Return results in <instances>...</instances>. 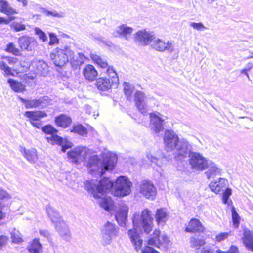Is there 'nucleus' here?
<instances>
[{"label":"nucleus","instance_id":"22","mask_svg":"<svg viewBox=\"0 0 253 253\" xmlns=\"http://www.w3.org/2000/svg\"><path fill=\"white\" fill-rule=\"evenodd\" d=\"M228 181L227 179L223 178H219L218 181H213L209 184V187L216 194L219 193L220 191H223L228 185Z\"/></svg>","mask_w":253,"mask_h":253},{"label":"nucleus","instance_id":"47","mask_svg":"<svg viewBox=\"0 0 253 253\" xmlns=\"http://www.w3.org/2000/svg\"><path fill=\"white\" fill-rule=\"evenodd\" d=\"M11 236L13 243H19L23 241L22 238L19 235V233L15 230L11 233Z\"/></svg>","mask_w":253,"mask_h":253},{"label":"nucleus","instance_id":"25","mask_svg":"<svg viewBox=\"0 0 253 253\" xmlns=\"http://www.w3.org/2000/svg\"><path fill=\"white\" fill-rule=\"evenodd\" d=\"M85 59L86 57L84 54L79 53L75 55L73 51L72 55L69 57V61L70 62L72 67L75 69L79 68L81 65L84 64Z\"/></svg>","mask_w":253,"mask_h":253},{"label":"nucleus","instance_id":"28","mask_svg":"<svg viewBox=\"0 0 253 253\" xmlns=\"http://www.w3.org/2000/svg\"><path fill=\"white\" fill-rule=\"evenodd\" d=\"M24 116L30 119V121H36L46 117L47 114L42 111H27L25 112Z\"/></svg>","mask_w":253,"mask_h":253},{"label":"nucleus","instance_id":"20","mask_svg":"<svg viewBox=\"0 0 253 253\" xmlns=\"http://www.w3.org/2000/svg\"><path fill=\"white\" fill-rule=\"evenodd\" d=\"M207 168L208 169L205 173L208 179L213 178L216 176L221 175L222 169L218 168L217 165L212 162L210 161L208 162L206 166V169Z\"/></svg>","mask_w":253,"mask_h":253},{"label":"nucleus","instance_id":"40","mask_svg":"<svg viewBox=\"0 0 253 253\" xmlns=\"http://www.w3.org/2000/svg\"><path fill=\"white\" fill-rule=\"evenodd\" d=\"M124 86V93L127 97V100H130L134 90V86L128 83H125Z\"/></svg>","mask_w":253,"mask_h":253},{"label":"nucleus","instance_id":"29","mask_svg":"<svg viewBox=\"0 0 253 253\" xmlns=\"http://www.w3.org/2000/svg\"><path fill=\"white\" fill-rule=\"evenodd\" d=\"M155 218L159 225H164L168 219V214L166 210L162 208L158 209L156 213Z\"/></svg>","mask_w":253,"mask_h":253},{"label":"nucleus","instance_id":"38","mask_svg":"<svg viewBox=\"0 0 253 253\" xmlns=\"http://www.w3.org/2000/svg\"><path fill=\"white\" fill-rule=\"evenodd\" d=\"M90 57L101 68L104 69L108 67V63L106 60L102 59L99 56L91 53Z\"/></svg>","mask_w":253,"mask_h":253},{"label":"nucleus","instance_id":"23","mask_svg":"<svg viewBox=\"0 0 253 253\" xmlns=\"http://www.w3.org/2000/svg\"><path fill=\"white\" fill-rule=\"evenodd\" d=\"M95 85L97 89L101 91H107L112 87H114L111 80L106 77L98 78L96 81Z\"/></svg>","mask_w":253,"mask_h":253},{"label":"nucleus","instance_id":"61","mask_svg":"<svg viewBox=\"0 0 253 253\" xmlns=\"http://www.w3.org/2000/svg\"><path fill=\"white\" fill-rule=\"evenodd\" d=\"M3 59L5 60V62H6V63H9L10 64L13 63L14 62V58L12 57H4Z\"/></svg>","mask_w":253,"mask_h":253},{"label":"nucleus","instance_id":"58","mask_svg":"<svg viewBox=\"0 0 253 253\" xmlns=\"http://www.w3.org/2000/svg\"><path fill=\"white\" fill-rule=\"evenodd\" d=\"M8 239V238L5 235L0 236V246L2 247L4 245Z\"/></svg>","mask_w":253,"mask_h":253},{"label":"nucleus","instance_id":"50","mask_svg":"<svg viewBox=\"0 0 253 253\" xmlns=\"http://www.w3.org/2000/svg\"><path fill=\"white\" fill-rule=\"evenodd\" d=\"M190 26L193 27L194 29L199 31H201L207 29V28L201 22H191Z\"/></svg>","mask_w":253,"mask_h":253},{"label":"nucleus","instance_id":"17","mask_svg":"<svg viewBox=\"0 0 253 253\" xmlns=\"http://www.w3.org/2000/svg\"><path fill=\"white\" fill-rule=\"evenodd\" d=\"M154 37L152 33L148 32L145 30L139 31L135 34L136 40L143 45L151 43Z\"/></svg>","mask_w":253,"mask_h":253},{"label":"nucleus","instance_id":"8","mask_svg":"<svg viewBox=\"0 0 253 253\" xmlns=\"http://www.w3.org/2000/svg\"><path fill=\"white\" fill-rule=\"evenodd\" d=\"M191 146L187 155L189 157V162L191 167L197 170H203L206 169L209 162L200 153L191 151Z\"/></svg>","mask_w":253,"mask_h":253},{"label":"nucleus","instance_id":"45","mask_svg":"<svg viewBox=\"0 0 253 253\" xmlns=\"http://www.w3.org/2000/svg\"><path fill=\"white\" fill-rule=\"evenodd\" d=\"M216 247L206 246L201 248L199 251L196 252V253H217V250L215 249Z\"/></svg>","mask_w":253,"mask_h":253},{"label":"nucleus","instance_id":"56","mask_svg":"<svg viewBox=\"0 0 253 253\" xmlns=\"http://www.w3.org/2000/svg\"><path fill=\"white\" fill-rule=\"evenodd\" d=\"M142 253H160L159 252L155 250L153 248L146 246L141 250Z\"/></svg>","mask_w":253,"mask_h":253},{"label":"nucleus","instance_id":"36","mask_svg":"<svg viewBox=\"0 0 253 253\" xmlns=\"http://www.w3.org/2000/svg\"><path fill=\"white\" fill-rule=\"evenodd\" d=\"M244 243L248 250L253 251V232H249L245 234Z\"/></svg>","mask_w":253,"mask_h":253},{"label":"nucleus","instance_id":"21","mask_svg":"<svg viewBox=\"0 0 253 253\" xmlns=\"http://www.w3.org/2000/svg\"><path fill=\"white\" fill-rule=\"evenodd\" d=\"M204 227L199 219L192 218L189 222L185 231L189 233H202L204 232Z\"/></svg>","mask_w":253,"mask_h":253},{"label":"nucleus","instance_id":"59","mask_svg":"<svg viewBox=\"0 0 253 253\" xmlns=\"http://www.w3.org/2000/svg\"><path fill=\"white\" fill-rule=\"evenodd\" d=\"M39 233L41 235H42L47 239H49V238L50 237V233L47 230H40Z\"/></svg>","mask_w":253,"mask_h":253},{"label":"nucleus","instance_id":"13","mask_svg":"<svg viewBox=\"0 0 253 253\" xmlns=\"http://www.w3.org/2000/svg\"><path fill=\"white\" fill-rule=\"evenodd\" d=\"M140 192L146 198L153 200L156 195V189L149 180H143L140 185Z\"/></svg>","mask_w":253,"mask_h":253},{"label":"nucleus","instance_id":"27","mask_svg":"<svg viewBox=\"0 0 253 253\" xmlns=\"http://www.w3.org/2000/svg\"><path fill=\"white\" fill-rule=\"evenodd\" d=\"M83 75L86 80L91 81L96 78L98 73L93 65L89 64L84 68Z\"/></svg>","mask_w":253,"mask_h":253},{"label":"nucleus","instance_id":"35","mask_svg":"<svg viewBox=\"0 0 253 253\" xmlns=\"http://www.w3.org/2000/svg\"><path fill=\"white\" fill-rule=\"evenodd\" d=\"M71 132L77 133L84 137L86 136L88 133L87 129L81 124L74 125Z\"/></svg>","mask_w":253,"mask_h":253},{"label":"nucleus","instance_id":"19","mask_svg":"<svg viewBox=\"0 0 253 253\" xmlns=\"http://www.w3.org/2000/svg\"><path fill=\"white\" fill-rule=\"evenodd\" d=\"M128 212V208L126 206L122 207L116 212L115 219L120 226H126Z\"/></svg>","mask_w":253,"mask_h":253},{"label":"nucleus","instance_id":"54","mask_svg":"<svg viewBox=\"0 0 253 253\" xmlns=\"http://www.w3.org/2000/svg\"><path fill=\"white\" fill-rule=\"evenodd\" d=\"M73 143L66 140L63 139V144L61 145L62 147L61 150L63 152H65L66 150L73 146Z\"/></svg>","mask_w":253,"mask_h":253},{"label":"nucleus","instance_id":"62","mask_svg":"<svg viewBox=\"0 0 253 253\" xmlns=\"http://www.w3.org/2000/svg\"><path fill=\"white\" fill-rule=\"evenodd\" d=\"M30 123L32 125L35 126L36 128L39 129L41 126V123L39 122H35V121H30Z\"/></svg>","mask_w":253,"mask_h":253},{"label":"nucleus","instance_id":"39","mask_svg":"<svg viewBox=\"0 0 253 253\" xmlns=\"http://www.w3.org/2000/svg\"><path fill=\"white\" fill-rule=\"evenodd\" d=\"M0 69L3 71V75L5 76H13L12 69L4 61H0Z\"/></svg>","mask_w":253,"mask_h":253},{"label":"nucleus","instance_id":"7","mask_svg":"<svg viewBox=\"0 0 253 253\" xmlns=\"http://www.w3.org/2000/svg\"><path fill=\"white\" fill-rule=\"evenodd\" d=\"M148 244L158 248L166 249L170 245L168 237L164 234H160L159 230H155L148 241Z\"/></svg>","mask_w":253,"mask_h":253},{"label":"nucleus","instance_id":"46","mask_svg":"<svg viewBox=\"0 0 253 253\" xmlns=\"http://www.w3.org/2000/svg\"><path fill=\"white\" fill-rule=\"evenodd\" d=\"M41 129L45 133L50 135L53 133H57L58 132L57 130L50 125H47L42 126Z\"/></svg>","mask_w":253,"mask_h":253},{"label":"nucleus","instance_id":"60","mask_svg":"<svg viewBox=\"0 0 253 253\" xmlns=\"http://www.w3.org/2000/svg\"><path fill=\"white\" fill-rule=\"evenodd\" d=\"M56 135V133H53V134H51L50 136L47 137L46 140L48 141V142L50 143L51 144H52Z\"/></svg>","mask_w":253,"mask_h":253},{"label":"nucleus","instance_id":"52","mask_svg":"<svg viewBox=\"0 0 253 253\" xmlns=\"http://www.w3.org/2000/svg\"><path fill=\"white\" fill-rule=\"evenodd\" d=\"M49 37L50 40L49 42V45H53L55 44H57L59 42V40L55 34L50 33L49 34Z\"/></svg>","mask_w":253,"mask_h":253},{"label":"nucleus","instance_id":"12","mask_svg":"<svg viewBox=\"0 0 253 253\" xmlns=\"http://www.w3.org/2000/svg\"><path fill=\"white\" fill-rule=\"evenodd\" d=\"M151 46L153 49L160 52L168 51L171 53L174 48V46L171 42L169 41L166 42L165 40L155 37L153 38Z\"/></svg>","mask_w":253,"mask_h":253},{"label":"nucleus","instance_id":"1","mask_svg":"<svg viewBox=\"0 0 253 253\" xmlns=\"http://www.w3.org/2000/svg\"><path fill=\"white\" fill-rule=\"evenodd\" d=\"M88 151L86 147L79 146L68 152L67 155L70 161L75 164L86 162L88 172L95 177L102 176L106 170L114 169L118 159L116 154L110 155L101 162L97 155L89 156Z\"/></svg>","mask_w":253,"mask_h":253},{"label":"nucleus","instance_id":"33","mask_svg":"<svg viewBox=\"0 0 253 253\" xmlns=\"http://www.w3.org/2000/svg\"><path fill=\"white\" fill-rule=\"evenodd\" d=\"M28 249L30 253H40L42 249V245L38 239H34Z\"/></svg>","mask_w":253,"mask_h":253},{"label":"nucleus","instance_id":"34","mask_svg":"<svg viewBox=\"0 0 253 253\" xmlns=\"http://www.w3.org/2000/svg\"><path fill=\"white\" fill-rule=\"evenodd\" d=\"M99 205L101 207L106 211H110L113 206V201L111 197H104L99 201Z\"/></svg>","mask_w":253,"mask_h":253},{"label":"nucleus","instance_id":"41","mask_svg":"<svg viewBox=\"0 0 253 253\" xmlns=\"http://www.w3.org/2000/svg\"><path fill=\"white\" fill-rule=\"evenodd\" d=\"M231 211L233 225L235 228H237L239 225L240 217L236 212L234 207L232 208Z\"/></svg>","mask_w":253,"mask_h":253},{"label":"nucleus","instance_id":"43","mask_svg":"<svg viewBox=\"0 0 253 253\" xmlns=\"http://www.w3.org/2000/svg\"><path fill=\"white\" fill-rule=\"evenodd\" d=\"M34 32L36 35L38 36L39 39L42 42H46L47 41V36L44 31L38 27H35Z\"/></svg>","mask_w":253,"mask_h":253},{"label":"nucleus","instance_id":"15","mask_svg":"<svg viewBox=\"0 0 253 253\" xmlns=\"http://www.w3.org/2000/svg\"><path fill=\"white\" fill-rule=\"evenodd\" d=\"M18 42L21 50L32 51L37 45L36 40L32 37L22 36L18 39Z\"/></svg>","mask_w":253,"mask_h":253},{"label":"nucleus","instance_id":"55","mask_svg":"<svg viewBox=\"0 0 253 253\" xmlns=\"http://www.w3.org/2000/svg\"><path fill=\"white\" fill-rule=\"evenodd\" d=\"M229 236V233L227 232L221 233L219 234L216 236V241L217 242H221L223 240L226 239Z\"/></svg>","mask_w":253,"mask_h":253},{"label":"nucleus","instance_id":"30","mask_svg":"<svg viewBox=\"0 0 253 253\" xmlns=\"http://www.w3.org/2000/svg\"><path fill=\"white\" fill-rule=\"evenodd\" d=\"M11 198V196L8 193L6 190L0 187V200L3 202H6ZM4 205L5 204H2L1 202L0 201V220L2 219L4 217V213L2 211V209Z\"/></svg>","mask_w":253,"mask_h":253},{"label":"nucleus","instance_id":"11","mask_svg":"<svg viewBox=\"0 0 253 253\" xmlns=\"http://www.w3.org/2000/svg\"><path fill=\"white\" fill-rule=\"evenodd\" d=\"M0 12L7 15L9 17V20L4 17H0V24H8L10 21L14 19V17L11 16L18 13V11L11 7L10 3L5 0H0Z\"/></svg>","mask_w":253,"mask_h":253},{"label":"nucleus","instance_id":"51","mask_svg":"<svg viewBox=\"0 0 253 253\" xmlns=\"http://www.w3.org/2000/svg\"><path fill=\"white\" fill-rule=\"evenodd\" d=\"M232 194V190L230 188H227L223 192L222 200L224 204H227L230 196Z\"/></svg>","mask_w":253,"mask_h":253},{"label":"nucleus","instance_id":"26","mask_svg":"<svg viewBox=\"0 0 253 253\" xmlns=\"http://www.w3.org/2000/svg\"><path fill=\"white\" fill-rule=\"evenodd\" d=\"M20 151L26 160L31 163H35L38 159L37 151L35 149H26L25 148L21 147Z\"/></svg>","mask_w":253,"mask_h":253},{"label":"nucleus","instance_id":"42","mask_svg":"<svg viewBox=\"0 0 253 253\" xmlns=\"http://www.w3.org/2000/svg\"><path fill=\"white\" fill-rule=\"evenodd\" d=\"M40 11L46 14L47 16H52L55 17H62V13H59L56 11H49L45 8L39 7Z\"/></svg>","mask_w":253,"mask_h":253},{"label":"nucleus","instance_id":"10","mask_svg":"<svg viewBox=\"0 0 253 253\" xmlns=\"http://www.w3.org/2000/svg\"><path fill=\"white\" fill-rule=\"evenodd\" d=\"M20 100L25 105L27 109L41 107L44 108L49 104L50 100L47 96L40 97L38 99H24L19 97Z\"/></svg>","mask_w":253,"mask_h":253},{"label":"nucleus","instance_id":"48","mask_svg":"<svg viewBox=\"0 0 253 253\" xmlns=\"http://www.w3.org/2000/svg\"><path fill=\"white\" fill-rule=\"evenodd\" d=\"M11 27L16 32L23 31L25 29V25L21 23L14 22L11 25Z\"/></svg>","mask_w":253,"mask_h":253},{"label":"nucleus","instance_id":"63","mask_svg":"<svg viewBox=\"0 0 253 253\" xmlns=\"http://www.w3.org/2000/svg\"><path fill=\"white\" fill-rule=\"evenodd\" d=\"M18 2H21L23 6H26L28 4V1L27 0H16Z\"/></svg>","mask_w":253,"mask_h":253},{"label":"nucleus","instance_id":"53","mask_svg":"<svg viewBox=\"0 0 253 253\" xmlns=\"http://www.w3.org/2000/svg\"><path fill=\"white\" fill-rule=\"evenodd\" d=\"M217 253H239L238 248L235 245H231L229 249L227 251H222L217 250Z\"/></svg>","mask_w":253,"mask_h":253},{"label":"nucleus","instance_id":"6","mask_svg":"<svg viewBox=\"0 0 253 253\" xmlns=\"http://www.w3.org/2000/svg\"><path fill=\"white\" fill-rule=\"evenodd\" d=\"M73 54V50L68 45L56 48L50 54V57L54 64L58 67L63 66L69 61V57Z\"/></svg>","mask_w":253,"mask_h":253},{"label":"nucleus","instance_id":"64","mask_svg":"<svg viewBox=\"0 0 253 253\" xmlns=\"http://www.w3.org/2000/svg\"><path fill=\"white\" fill-rule=\"evenodd\" d=\"M253 67V64L252 63H248L246 67V69L247 70H248V71H249L250 70H251L252 68Z\"/></svg>","mask_w":253,"mask_h":253},{"label":"nucleus","instance_id":"32","mask_svg":"<svg viewBox=\"0 0 253 253\" xmlns=\"http://www.w3.org/2000/svg\"><path fill=\"white\" fill-rule=\"evenodd\" d=\"M190 247L195 248L196 252L199 251L201 247L203 246L206 244L205 240L204 239L199 238L196 236H192L189 239Z\"/></svg>","mask_w":253,"mask_h":253},{"label":"nucleus","instance_id":"5","mask_svg":"<svg viewBox=\"0 0 253 253\" xmlns=\"http://www.w3.org/2000/svg\"><path fill=\"white\" fill-rule=\"evenodd\" d=\"M46 209L48 217L54 224L55 228L60 236L65 241H70L71 239L70 232L68 226L62 220L57 211L50 205L46 206Z\"/></svg>","mask_w":253,"mask_h":253},{"label":"nucleus","instance_id":"49","mask_svg":"<svg viewBox=\"0 0 253 253\" xmlns=\"http://www.w3.org/2000/svg\"><path fill=\"white\" fill-rule=\"evenodd\" d=\"M147 158L152 164H154L158 167L161 166V161L155 157L153 156L150 153L147 154Z\"/></svg>","mask_w":253,"mask_h":253},{"label":"nucleus","instance_id":"2","mask_svg":"<svg viewBox=\"0 0 253 253\" xmlns=\"http://www.w3.org/2000/svg\"><path fill=\"white\" fill-rule=\"evenodd\" d=\"M84 188L90 193L95 199L100 198L107 191L115 186L114 196L124 197L130 194L132 183L124 176H119L116 180L115 185L108 178L103 177L99 181L97 179L85 180Z\"/></svg>","mask_w":253,"mask_h":253},{"label":"nucleus","instance_id":"24","mask_svg":"<svg viewBox=\"0 0 253 253\" xmlns=\"http://www.w3.org/2000/svg\"><path fill=\"white\" fill-rule=\"evenodd\" d=\"M72 122L71 118L64 114H61L55 118L56 125L63 128H66L69 127Z\"/></svg>","mask_w":253,"mask_h":253},{"label":"nucleus","instance_id":"3","mask_svg":"<svg viewBox=\"0 0 253 253\" xmlns=\"http://www.w3.org/2000/svg\"><path fill=\"white\" fill-rule=\"evenodd\" d=\"M132 220L133 228L129 230L127 234L135 250L138 251L142 245V240L140 239L139 234L143 231L147 234L150 233L152 230L153 218L151 211L145 209L141 214H134Z\"/></svg>","mask_w":253,"mask_h":253},{"label":"nucleus","instance_id":"18","mask_svg":"<svg viewBox=\"0 0 253 253\" xmlns=\"http://www.w3.org/2000/svg\"><path fill=\"white\" fill-rule=\"evenodd\" d=\"M132 31L133 29L131 27L122 24L116 28L113 35L115 37H123L128 40Z\"/></svg>","mask_w":253,"mask_h":253},{"label":"nucleus","instance_id":"57","mask_svg":"<svg viewBox=\"0 0 253 253\" xmlns=\"http://www.w3.org/2000/svg\"><path fill=\"white\" fill-rule=\"evenodd\" d=\"M63 139L62 137L56 134L52 145L57 144L61 146V145L63 144Z\"/></svg>","mask_w":253,"mask_h":253},{"label":"nucleus","instance_id":"14","mask_svg":"<svg viewBox=\"0 0 253 253\" xmlns=\"http://www.w3.org/2000/svg\"><path fill=\"white\" fill-rule=\"evenodd\" d=\"M147 100L148 98L143 92L136 91L134 96L135 103L139 111L143 115L146 114L148 110Z\"/></svg>","mask_w":253,"mask_h":253},{"label":"nucleus","instance_id":"9","mask_svg":"<svg viewBox=\"0 0 253 253\" xmlns=\"http://www.w3.org/2000/svg\"><path fill=\"white\" fill-rule=\"evenodd\" d=\"M101 232L103 245H109L112 242V239L118 236L119 228L116 225L108 221L103 226Z\"/></svg>","mask_w":253,"mask_h":253},{"label":"nucleus","instance_id":"37","mask_svg":"<svg viewBox=\"0 0 253 253\" xmlns=\"http://www.w3.org/2000/svg\"><path fill=\"white\" fill-rule=\"evenodd\" d=\"M107 73L108 76L111 78L113 85H114V87H117L119 84V79L116 72L112 67L108 66Z\"/></svg>","mask_w":253,"mask_h":253},{"label":"nucleus","instance_id":"31","mask_svg":"<svg viewBox=\"0 0 253 253\" xmlns=\"http://www.w3.org/2000/svg\"><path fill=\"white\" fill-rule=\"evenodd\" d=\"M7 82L9 84L11 88L16 92H23L25 90V85L22 83L12 79H9Z\"/></svg>","mask_w":253,"mask_h":253},{"label":"nucleus","instance_id":"16","mask_svg":"<svg viewBox=\"0 0 253 253\" xmlns=\"http://www.w3.org/2000/svg\"><path fill=\"white\" fill-rule=\"evenodd\" d=\"M158 112L150 114V126L152 130L156 133H159L164 129V119L160 116Z\"/></svg>","mask_w":253,"mask_h":253},{"label":"nucleus","instance_id":"4","mask_svg":"<svg viewBox=\"0 0 253 253\" xmlns=\"http://www.w3.org/2000/svg\"><path fill=\"white\" fill-rule=\"evenodd\" d=\"M163 140L165 149L167 151L175 150L174 155L177 159L180 160L187 157L190 145L184 139L179 140L178 135L174 131L166 130Z\"/></svg>","mask_w":253,"mask_h":253},{"label":"nucleus","instance_id":"44","mask_svg":"<svg viewBox=\"0 0 253 253\" xmlns=\"http://www.w3.org/2000/svg\"><path fill=\"white\" fill-rule=\"evenodd\" d=\"M5 50L16 56L19 55L20 53V50L12 42H10L7 45Z\"/></svg>","mask_w":253,"mask_h":253}]
</instances>
